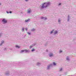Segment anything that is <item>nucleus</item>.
I'll use <instances>...</instances> for the list:
<instances>
[{"label": "nucleus", "instance_id": "nucleus-26", "mask_svg": "<svg viewBox=\"0 0 76 76\" xmlns=\"http://www.w3.org/2000/svg\"><path fill=\"white\" fill-rule=\"evenodd\" d=\"M41 18H42V19H43L44 18L42 17Z\"/></svg>", "mask_w": 76, "mask_h": 76}, {"label": "nucleus", "instance_id": "nucleus-19", "mask_svg": "<svg viewBox=\"0 0 76 76\" xmlns=\"http://www.w3.org/2000/svg\"><path fill=\"white\" fill-rule=\"evenodd\" d=\"M58 22H60V20H58Z\"/></svg>", "mask_w": 76, "mask_h": 76}, {"label": "nucleus", "instance_id": "nucleus-25", "mask_svg": "<svg viewBox=\"0 0 76 76\" xmlns=\"http://www.w3.org/2000/svg\"><path fill=\"white\" fill-rule=\"evenodd\" d=\"M25 1H28V0H25Z\"/></svg>", "mask_w": 76, "mask_h": 76}, {"label": "nucleus", "instance_id": "nucleus-4", "mask_svg": "<svg viewBox=\"0 0 76 76\" xmlns=\"http://www.w3.org/2000/svg\"><path fill=\"white\" fill-rule=\"evenodd\" d=\"M31 12V9H28V12H27V13H29Z\"/></svg>", "mask_w": 76, "mask_h": 76}, {"label": "nucleus", "instance_id": "nucleus-27", "mask_svg": "<svg viewBox=\"0 0 76 76\" xmlns=\"http://www.w3.org/2000/svg\"><path fill=\"white\" fill-rule=\"evenodd\" d=\"M7 13H9V12H7Z\"/></svg>", "mask_w": 76, "mask_h": 76}, {"label": "nucleus", "instance_id": "nucleus-23", "mask_svg": "<svg viewBox=\"0 0 76 76\" xmlns=\"http://www.w3.org/2000/svg\"><path fill=\"white\" fill-rule=\"evenodd\" d=\"M32 31H34V29H32L31 30Z\"/></svg>", "mask_w": 76, "mask_h": 76}, {"label": "nucleus", "instance_id": "nucleus-18", "mask_svg": "<svg viewBox=\"0 0 76 76\" xmlns=\"http://www.w3.org/2000/svg\"><path fill=\"white\" fill-rule=\"evenodd\" d=\"M62 70V68H61L60 70V71H61Z\"/></svg>", "mask_w": 76, "mask_h": 76}, {"label": "nucleus", "instance_id": "nucleus-11", "mask_svg": "<svg viewBox=\"0 0 76 76\" xmlns=\"http://www.w3.org/2000/svg\"><path fill=\"white\" fill-rule=\"evenodd\" d=\"M66 60H69V58H68V57H67Z\"/></svg>", "mask_w": 76, "mask_h": 76}, {"label": "nucleus", "instance_id": "nucleus-24", "mask_svg": "<svg viewBox=\"0 0 76 76\" xmlns=\"http://www.w3.org/2000/svg\"><path fill=\"white\" fill-rule=\"evenodd\" d=\"M61 3H60L59 4V5H61Z\"/></svg>", "mask_w": 76, "mask_h": 76}, {"label": "nucleus", "instance_id": "nucleus-28", "mask_svg": "<svg viewBox=\"0 0 76 76\" xmlns=\"http://www.w3.org/2000/svg\"><path fill=\"white\" fill-rule=\"evenodd\" d=\"M46 19H47V18H46Z\"/></svg>", "mask_w": 76, "mask_h": 76}, {"label": "nucleus", "instance_id": "nucleus-8", "mask_svg": "<svg viewBox=\"0 0 76 76\" xmlns=\"http://www.w3.org/2000/svg\"><path fill=\"white\" fill-rule=\"evenodd\" d=\"M53 65H54V66H55L56 65V63H55V62H53Z\"/></svg>", "mask_w": 76, "mask_h": 76}, {"label": "nucleus", "instance_id": "nucleus-3", "mask_svg": "<svg viewBox=\"0 0 76 76\" xmlns=\"http://www.w3.org/2000/svg\"><path fill=\"white\" fill-rule=\"evenodd\" d=\"M24 51H26V52H28V51L26 49H25L24 50H22L21 51V52L22 53L23 52H24Z\"/></svg>", "mask_w": 76, "mask_h": 76}, {"label": "nucleus", "instance_id": "nucleus-7", "mask_svg": "<svg viewBox=\"0 0 76 76\" xmlns=\"http://www.w3.org/2000/svg\"><path fill=\"white\" fill-rule=\"evenodd\" d=\"M57 34V31H55L54 32V34Z\"/></svg>", "mask_w": 76, "mask_h": 76}, {"label": "nucleus", "instance_id": "nucleus-20", "mask_svg": "<svg viewBox=\"0 0 76 76\" xmlns=\"http://www.w3.org/2000/svg\"><path fill=\"white\" fill-rule=\"evenodd\" d=\"M28 35H31V34L29 33H28Z\"/></svg>", "mask_w": 76, "mask_h": 76}, {"label": "nucleus", "instance_id": "nucleus-2", "mask_svg": "<svg viewBox=\"0 0 76 76\" xmlns=\"http://www.w3.org/2000/svg\"><path fill=\"white\" fill-rule=\"evenodd\" d=\"M2 22L4 23H7V20H5L4 19L2 20Z\"/></svg>", "mask_w": 76, "mask_h": 76}, {"label": "nucleus", "instance_id": "nucleus-16", "mask_svg": "<svg viewBox=\"0 0 76 76\" xmlns=\"http://www.w3.org/2000/svg\"><path fill=\"white\" fill-rule=\"evenodd\" d=\"M28 20H26L25 22H28Z\"/></svg>", "mask_w": 76, "mask_h": 76}, {"label": "nucleus", "instance_id": "nucleus-6", "mask_svg": "<svg viewBox=\"0 0 76 76\" xmlns=\"http://www.w3.org/2000/svg\"><path fill=\"white\" fill-rule=\"evenodd\" d=\"M15 47L17 48H20V47H19V46H15Z\"/></svg>", "mask_w": 76, "mask_h": 76}, {"label": "nucleus", "instance_id": "nucleus-29", "mask_svg": "<svg viewBox=\"0 0 76 76\" xmlns=\"http://www.w3.org/2000/svg\"><path fill=\"white\" fill-rule=\"evenodd\" d=\"M1 36L0 35V36Z\"/></svg>", "mask_w": 76, "mask_h": 76}, {"label": "nucleus", "instance_id": "nucleus-13", "mask_svg": "<svg viewBox=\"0 0 76 76\" xmlns=\"http://www.w3.org/2000/svg\"><path fill=\"white\" fill-rule=\"evenodd\" d=\"M22 31H24V28H22Z\"/></svg>", "mask_w": 76, "mask_h": 76}, {"label": "nucleus", "instance_id": "nucleus-10", "mask_svg": "<svg viewBox=\"0 0 76 76\" xmlns=\"http://www.w3.org/2000/svg\"><path fill=\"white\" fill-rule=\"evenodd\" d=\"M50 66H48V69H49V68H50Z\"/></svg>", "mask_w": 76, "mask_h": 76}, {"label": "nucleus", "instance_id": "nucleus-15", "mask_svg": "<svg viewBox=\"0 0 76 76\" xmlns=\"http://www.w3.org/2000/svg\"><path fill=\"white\" fill-rule=\"evenodd\" d=\"M30 48H32V46L31 45L30 46Z\"/></svg>", "mask_w": 76, "mask_h": 76}, {"label": "nucleus", "instance_id": "nucleus-9", "mask_svg": "<svg viewBox=\"0 0 76 76\" xmlns=\"http://www.w3.org/2000/svg\"><path fill=\"white\" fill-rule=\"evenodd\" d=\"M4 41H3V42H2L1 44L0 45H1V44H3V43H4Z\"/></svg>", "mask_w": 76, "mask_h": 76}, {"label": "nucleus", "instance_id": "nucleus-17", "mask_svg": "<svg viewBox=\"0 0 76 76\" xmlns=\"http://www.w3.org/2000/svg\"><path fill=\"white\" fill-rule=\"evenodd\" d=\"M27 30H28V29L27 28H26V31H27Z\"/></svg>", "mask_w": 76, "mask_h": 76}, {"label": "nucleus", "instance_id": "nucleus-14", "mask_svg": "<svg viewBox=\"0 0 76 76\" xmlns=\"http://www.w3.org/2000/svg\"><path fill=\"white\" fill-rule=\"evenodd\" d=\"M34 50H35L34 49H33L31 50V51H34Z\"/></svg>", "mask_w": 76, "mask_h": 76}, {"label": "nucleus", "instance_id": "nucleus-1", "mask_svg": "<svg viewBox=\"0 0 76 76\" xmlns=\"http://www.w3.org/2000/svg\"><path fill=\"white\" fill-rule=\"evenodd\" d=\"M49 5H50V3L47 2L43 4H42V8H45L48 7Z\"/></svg>", "mask_w": 76, "mask_h": 76}, {"label": "nucleus", "instance_id": "nucleus-12", "mask_svg": "<svg viewBox=\"0 0 76 76\" xmlns=\"http://www.w3.org/2000/svg\"><path fill=\"white\" fill-rule=\"evenodd\" d=\"M53 31H54V30H53L52 31H51V32H50V34H52V33H53Z\"/></svg>", "mask_w": 76, "mask_h": 76}, {"label": "nucleus", "instance_id": "nucleus-5", "mask_svg": "<svg viewBox=\"0 0 76 76\" xmlns=\"http://www.w3.org/2000/svg\"><path fill=\"white\" fill-rule=\"evenodd\" d=\"M53 56V53H50L49 55L50 57H51L52 56Z\"/></svg>", "mask_w": 76, "mask_h": 76}, {"label": "nucleus", "instance_id": "nucleus-22", "mask_svg": "<svg viewBox=\"0 0 76 76\" xmlns=\"http://www.w3.org/2000/svg\"><path fill=\"white\" fill-rule=\"evenodd\" d=\"M10 13H12V12H11V11H10Z\"/></svg>", "mask_w": 76, "mask_h": 76}, {"label": "nucleus", "instance_id": "nucleus-21", "mask_svg": "<svg viewBox=\"0 0 76 76\" xmlns=\"http://www.w3.org/2000/svg\"><path fill=\"white\" fill-rule=\"evenodd\" d=\"M60 53H61L62 52V51L61 50H60V51H59Z\"/></svg>", "mask_w": 76, "mask_h": 76}]
</instances>
